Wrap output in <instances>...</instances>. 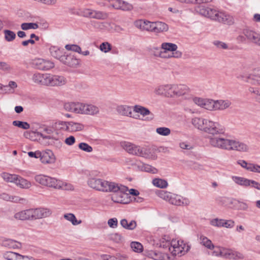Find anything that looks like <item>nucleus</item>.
<instances>
[{
    "label": "nucleus",
    "mask_w": 260,
    "mask_h": 260,
    "mask_svg": "<svg viewBox=\"0 0 260 260\" xmlns=\"http://www.w3.org/2000/svg\"><path fill=\"white\" fill-rule=\"evenodd\" d=\"M209 144L213 147L226 150L247 152L249 147L245 143L223 137H214L209 139Z\"/></svg>",
    "instance_id": "1"
},
{
    "label": "nucleus",
    "mask_w": 260,
    "mask_h": 260,
    "mask_svg": "<svg viewBox=\"0 0 260 260\" xmlns=\"http://www.w3.org/2000/svg\"><path fill=\"white\" fill-rule=\"evenodd\" d=\"M52 214L49 209L44 208H30L15 213L14 218L17 220H33L49 217Z\"/></svg>",
    "instance_id": "2"
},
{
    "label": "nucleus",
    "mask_w": 260,
    "mask_h": 260,
    "mask_svg": "<svg viewBox=\"0 0 260 260\" xmlns=\"http://www.w3.org/2000/svg\"><path fill=\"white\" fill-rule=\"evenodd\" d=\"M121 145L122 148L131 154L146 158L155 159V156L150 153V150L145 147L127 142H122Z\"/></svg>",
    "instance_id": "3"
},
{
    "label": "nucleus",
    "mask_w": 260,
    "mask_h": 260,
    "mask_svg": "<svg viewBox=\"0 0 260 260\" xmlns=\"http://www.w3.org/2000/svg\"><path fill=\"white\" fill-rule=\"evenodd\" d=\"M204 133L211 135L209 139L214 137H221L225 132L224 126L218 122L206 119L203 131Z\"/></svg>",
    "instance_id": "4"
},
{
    "label": "nucleus",
    "mask_w": 260,
    "mask_h": 260,
    "mask_svg": "<svg viewBox=\"0 0 260 260\" xmlns=\"http://www.w3.org/2000/svg\"><path fill=\"white\" fill-rule=\"evenodd\" d=\"M34 179L36 182L42 186L55 189H60L63 185V182L60 180L44 174L35 175Z\"/></svg>",
    "instance_id": "5"
},
{
    "label": "nucleus",
    "mask_w": 260,
    "mask_h": 260,
    "mask_svg": "<svg viewBox=\"0 0 260 260\" xmlns=\"http://www.w3.org/2000/svg\"><path fill=\"white\" fill-rule=\"evenodd\" d=\"M157 194L160 198L168 201L170 204L176 206L187 205L188 200L186 199H183L180 196L172 193L165 190H159Z\"/></svg>",
    "instance_id": "6"
},
{
    "label": "nucleus",
    "mask_w": 260,
    "mask_h": 260,
    "mask_svg": "<svg viewBox=\"0 0 260 260\" xmlns=\"http://www.w3.org/2000/svg\"><path fill=\"white\" fill-rule=\"evenodd\" d=\"M189 248V246L183 241L173 239L171 241V246L169 247V251L173 255L181 256L185 254Z\"/></svg>",
    "instance_id": "7"
},
{
    "label": "nucleus",
    "mask_w": 260,
    "mask_h": 260,
    "mask_svg": "<svg viewBox=\"0 0 260 260\" xmlns=\"http://www.w3.org/2000/svg\"><path fill=\"white\" fill-rule=\"evenodd\" d=\"M70 11L72 14H76L80 16L91 18L101 19H103L105 17V15L102 12L87 8L81 9L78 11L71 9Z\"/></svg>",
    "instance_id": "8"
},
{
    "label": "nucleus",
    "mask_w": 260,
    "mask_h": 260,
    "mask_svg": "<svg viewBox=\"0 0 260 260\" xmlns=\"http://www.w3.org/2000/svg\"><path fill=\"white\" fill-rule=\"evenodd\" d=\"M150 54L162 58H179L182 53L179 50H150Z\"/></svg>",
    "instance_id": "9"
},
{
    "label": "nucleus",
    "mask_w": 260,
    "mask_h": 260,
    "mask_svg": "<svg viewBox=\"0 0 260 260\" xmlns=\"http://www.w3.org/2000/svg\"><path fill=\"white\" fill-rule=\"evenodd\" d=\"M31 64L34 68L41 71H47L54 67L52 61L41 58L32 59Z\"/></svg>",
    "instance_id": "10"
},
{
    "label": "nucleus",
    "mask_w": 260,
    "mask_h": 260,
    "mask_svg": "<svg viewBox=\"0 0 260 260\" xmlns=\"http://www.w3.org/2000/svg\"><path fill=\"white\" fill-rule=\"evenodd\" d=\"M128 190V188L124 186L121 187L119 191H117L115 193H114L111 196L112 200L117 203L123 204H127L129 202L128 194L126 193Z\"/></svg>",
    "instance_id": "11"
},
{
    "label": "nucleus",
    "mask_w": 260,
    "mask_h": 260,
    "mask_svg": "<svg viewBox=\"0 0 260 260\" xmlns=\"http://www.w3.org/2000/svg\"><path fill=\"white\" fill-rule=\"evenodd\" d=\"M108 2L109 6L115 9L131 11L133 9L132 4L122 0H108Z\"/></svg>",
    "instance_id": "12"
},
{
    "label": "nucleus",
    "mask_w": 260,
    "mask_h": 260,
    "mask_svg": "<svg viewBox=\"0 0 260 260\" xmlns=\"http://www.w3.org/2000/svg\"><path fill=\"white\" fill-rule=\"evenodd\" d=\"M81 114L94 115L99 113L100 110L98 107L92 104H81Z\"/></svg>",
    "instance_id": "13"
},
{
    "label": "nucleus",
    "mask_w": 260,
    "mask_h": 260,
    "mask_svg": "<svg viewBox=\"0 0 260 260\" xmlns=\"http://www.w3.org/2000/svg\"><path fill=\"white\" fill-rule=\"evenodd\" d=\"M64 81V77L63 76L47 74L46 85L59 86L63 83Z\"/></svg>",
    "instance_id": "14"
},
{
    "label": "nucleus",
    "mask_w": 260,
    "mask_h": 260,
    "mask_svg": "<svg viewBox=\"0 0 260 260\" xmlns=\"http://www.w3.org/2000/svg\"><path fill=\"white\" fill-rule=\"evenodd\" d=\"M147 255L154 260H174V258L170 256L169 254L158 251H150Z\"/></svg>",
    "instance_id": "15"
},
{
    "label": "nucleus",
    "mask_w": 260,
    "mask_h": 260,
    "mask_svg": "<svg viewBox=\"0 0 260 260\" xmlns=\"http://www.w3.org/2000/svg\"><path fill=\"white\" fill-rule=\"evenodd\" d=\"M134 25L142 31H152V22L139 19L135 21Z\"/></svg>",
    "instance_id": "16"
},
{
    "label": "nucleus",
    "mask_w": 260,
    "mask_h": 260,
    "mask_svg": "<svg viewBox=\"0 0 260 260\" xmlns=\"http://www.w3.org/2000/svg\"><path fill=\"white\" fill-rule=\"evenodd\" d=\"M40 158L41 161L44 164L54 163L55 160L53 152L50 150L41 152Z\"/></svg>",
    "instance_id": "17"
},
{
    "label": "nucleus",
    "mask_w": 260,
    "mask_h": 260,
    "mask_svg": "<svg viewBox=\"0 0 260 260\" xmlns=\"http://www.w3.org/2000/svg\"><path fill=\"white\" fill-rule=\"evenodd\" d=\"M223 257L235 260L243 259L244 255L239 252L231 249L225 248L223 253Z\"/></svg>",
    "instance_id": "18"
},
{
    "label": "nucleus",
    "mask_w": 260,
    "mask_h": 260,
    "mask_svg": "<svg viewBox=\"0 0 260 260\" xmlns=\"http://www.w3.org/2000/svg\"><path fill=\"white\" fill-rule=\"evenodd\" d=\"M175 98L187 94L189 92V87L184 84H174Z\"/></svg>",
    "instance_id": "19"
},
{
    "label": "nucleus",
    "mask_w": 260,
    "mask_h": 260,
    "mask_svg": "<svg viewBox=\"0 0 260 260\" xmlns=\"http://www.w3.org/2000/svg\"><path fill=\"white\" fill-rule=\"evenodd\" d=\"M215 20L229 25L234 23V18L232 16L222 12H218Z\"/></svg>",
    "instance_id": "20"
},
{
    "label": "nucleus",
    "mask_w": 260,
    "mask_h": 260,
    "mask_svg": "<svg viewBox=\"0 0 260 260\" xmlns=\"http://www.w3.org/2000/svg\"><path fill=\"white\" fill-rule=\"evenodd\" d=\"M249 83L253 85H260V68L254 69L248 74Z\"/></svg>",
    "instance_id": "21"
},
{
    "label": "nucleus",
    "mask_w": 260,
    "mask_h": 260,
    "mask_svg": "<svg viewBox=\"0 0 260 260\" xmlns=\"http://www.w3.org/2000/svg\"><path fill=\"white\" fill-rule=\"evenodd\" d=\"M14 184L21 189H27L32 186L31 182L30 181L19 175H17Z\"/></svg>",
    "instance_id": "22"
},
{
    "label": "nucleus",
    "mask_w": 260,
    "mask_h": 260,
    "mask_svg": "<svg viewBox=\"0 0 260 260\" xmlns=\"http://www.w3.org/2000/svg\"><path fill=\"white\" fill-rule=\"evenodd\" d=\"M232 103L230 100H219L214 101V111H222L230 107Z\"/></svg>",
    "instance_id": "23"
},
{
    "label": "nucleus",
    "mask_w": 260,
    "mask_h": 260,
    "mask_svg": "<svg viewBox=\"0 0 260 260\" xmlns=\"http://www.w3.org/2000/svg\"><path fill=\"white\" fill-rule=\"evenodd\" d=\"M117 112L120 115L129 116L137 118L135 116L132 115V107L127 105H120L116 108Z\"/></svg>",
    "instance_id": "24"
},
{
    "label": "nucleus",
    "mask_w": 260,
    "mask_h": 260,
    "mask_svg": "<svg viewBox=\"0 0 260 260\" xmlns=\"http://www.w3.org/2000/svg\"><path fill=\"white\" fill-rule=\"evenodd\" d=\"M83 125L79 123L74 121H66V131L74 132L83 129Z\"/></svg>",
    "instance_id": "25"
},
{
    "label": "nucleus",
    "mask_w": 260,
    "mask_h": 260,
    "mask_svg": "<svg viewBox=\"0 0 260 260\" xmlns=\"http://www.w3.org/2000/svg\"><path fill=\"white\" fill-rule=\"evenodd\" d=\"M2 246L9 249L20 248L21 247V244L16 241L7 239L3 240Z\"/></svg>",
    "instance_id": "26"
},
{
    "label": "nucleus",
    "mask_w": 260,
    "mask_h": 260,
    "mask_svg": "<svg viewBox=\"0 0 260 260\" xmlns=\"http://www.w3.org/2000/svg\"><path fill=\"white\" fill-rule=\"evenodd\" d=\"M81 103L70 102L66 103V111L74 112L77 114H80L81 108Z\"/></svg>",
    "instance_id": "27"
},
{
    "label": "nucleus",
    "mask_w": 260,
    "mask_h": 260,
    "mask_svg": "<svg viewBox=\"0 0 260 260\" xmlns=\"http://www.w3.org/2000/svg\"><path fill=\"white\" fill-rule=\"evenodd\" d=\"M168 29V25L162 22H152V31L155 33H159L166 31Z\"/></svg>",
    "instance_id": "28"
},
{
    "label": "nucleus",
    "mask_w": 260,
    "mask_h": 260,
    "mask_svg": "<svg viewBox=\"0 0 260 260\" xmlns=\"http://www.w3.org/2000/svg\"><path fill=\"white\" fill-rule=\"evenodd\" d=\"M134 111L140 113L143 116H147V115H151V117H150L149 119L152 120L153 119L154 115L152 113H151V112L149 111V110L144 107H143L140 105H135L134 107Z\"/></svg>",
    "instance_id": "29"
},
{
    "label": "nucleus",
    "mask_w": 260,
    "mask_h": 260,
    "mask_svg": "<svg viewBox=\"0 0 260 260\" xmlns=\"http://www.w3.org/2000/svg\"><path fill=\"white\" fill-rule=\"evenodd\" d=\"M47 74L35 73L32 77V81L36 84L46 85Z\"/></svg>",
    "instance_id": "30"
},
{
    "label": "nucleus",
    "mask_w": 260,
    "mask_h": 260,
    "mask_svg": "<svg viewBox=\"0 0 260 260\" xmlns=\"http://www.w3.org/2000/svg\"><path fill=\"white\" fill-rule=\"evenodd\" d=\"M120 223L122 228L127 230H134L137 227V222L134 220L128 221L126 219H122L120 220Z\"/></svg>",
    "instance_id": "31"
},
{
    "label": "nucleus",
    "mask_w": 260,
    "mask_h": 260,
    "mask_svg": "<svg viewBox=\"0 0 260 260\" xmlns=\"http://www.w3.org/2000/svg\"><path fill=\"white\" fill-rule=\"evenodd\" d=\"M206 119L201 117H194L191 119V123L196 128L203 131Z\"/></svg>",
    "instance_id": "32"
},
{
    "label": "nucleus",
    "mask_w": 260,
    "mask_h": 260,
    "mask_svg": "<svg viewBox=\"0 0 260 260\" xmlns=\"http://www.w3.org/2000/svg\"><path fill=\"white\" fill-rule=\"evenodd\" d=\"M244 34L248 39L252 41L254 43H258L260 41L259 35L252 30L245 29L244 30Z\"/></svg>",
    "instance_id": "33"
},
{
    "label": "nucleus",
    "mask_w": 260,
    "mask_h": 260,
    "mask_svg": "<svg viewBox=\"0 0 260 260\" xmlns=\"http://www.w3.org/2000/svg\"><path fill=\"white\" fill-rule=\"evenodd\" d=\"M232 179L233 181L238 185L244 187L249 186L250 179L236 176H232Z\"/></svg>",
    "instance_id": "34"
},
{
    "label": "nucleus",
    "mask_w": 260,
    "mask_h": 260,
    "mask_svg": "<svg viewBox=\"0 0 260 260\" xmlns=\"http://www.w3.org/2000/svg\"><path fill=\"white\" fill-rule=\"evenodd\" d=\"M17 87V84L16 82L13 81H10L7 85H4L0 83V89L5 91V92L8 91L10 92H13L14 89Z\"/></svg>",
    "instance_id": "35"
},
{
    "label": "nucleus",
    "mask_w": 260,
    "mask_h": 260,
    "mask_svg": "<svg viewBox=\"0 0 260 260\" xmlns=\"http://www.w3.org/2000/svg\"><path fill=\"white\" fill-rule=\"evenodd\" d=\"M3 257L7 260H20L21 254L12 251H7L3 254Z\"/></svg>",
    "instance_id": "36"
},
{
    "label": "nucleus",
    "mask_w": 260,
    "mask_h": 260,
    "mask_svg": "<svg viewBox=\"0 0 260 260\" xmlns=\"http://www.w3.org/2000/svg\"><path fill=\"white\" fill-rule=\"evenodd\" d=\"M123 186H124V185L114 182L109 181L107 186V190L106 192H112L114 193H115L117 191H119L121 187Z\"/></svg>",
    "instance_id": "37"
},
{
    "label": "nucleus",
    "mask_w": 260,
    "mask_h": 260,
    "mask_svg": "<svg viewBox=\"0 0 260 260\" xmlns=\"http://www.w3.org/2000/svg\"><path fill=\"white\" fill-rule=\"evenodd\" d=\"M200 241L201 244L209 249L212 250L215 247L212 241L204 236L202 235L200 236Z\"/></svg>",
    "instance_id": "38"
},
{
    "label": "nucleus",
    "mask_w": 260,
    "mask_h": 260,
    "mask_svg": "<svg viewBox=\"0 0 260 260\" xmlns=\"http://www.w3.org/2000/svg\"><path fill=\"white\" fill-rule=\"evenodd\" d=\"M66 60H67L68 66L70 67L76 68L79 64L80 61L76 58L75 55H68L66 57Z\"/></svg>",
    "instance_id": "39"
},
{
    "label": "nucleus",
    "mask_w": 260,
    "mask_h": 260,
    "mask_svg": "<svg viewBox=\"0 0 260 260\" xmlns=\"http://www.w3.org/2000/svg\"><path fill=\"white\" fill-rule=\"evenodd\" d=\"M37 136H40L42 138V139H40V142L42 144H43L44 145H48L50 144L49 140L52 138L55 139H59V137L55 138L54 137H51L50 136H45L44 134H42L40 132H37Z\"/></svg>",
    "instance_id": "40"
},
{
    "label": "nucleus",
    "mask_w": 260,
    "mask_h": 260,
    "mask_svg": "<svg viewBox=\"0 0 260 260\" xmlns=\"http://www.w3.org/2000/svg\"><path fill=\"white\" fill-rule=\"evenodd\" d=\"M51 54L54 58L60 60L61 62H64V52L61 50H52Z\"/></svg>",
    "instance_id": "41"
},
{
    "label": "nucleus",
    "mask_w": 260,
    "mask_h": 260,
    "mask_svg": "<svg viewBox=\"0 0 260 260\" xmlns=\"http://www.w3.org/2000/svg\"><path fill=\"white\" fill-rule=\"evenodd\" d=\"M17 175L16 174H10L6 172L3 173L1 174L2 177L5 181L13 183H15Z\"/></svg>",
    "instance_id": "42"
},
{
    "label": "nucleus",
    "mask_w": 260,
    "mask_h": 260,
    "mask_svg": "<svg viewBox=\"0 0 260 260\" xmlns=\"http://www.w3.org/2000/svg\"><path fill=\"white\" fill-rule=\"evenodd\" d=\"M4 38L7 42H12L15 40L16 37L15 33L9 29H5L3 31Z\"/></svg>",
    "instance_id": "43"
},
{
    "label": "nucleus",
    "mask_w": 260,
    "mask_h": 260,
    "mask_svg": "<svg viewBox=\"0 0 260 260\" xmlns=\"http://www.w3.org/2000/svg\"><path fill=\"white\" fill-rule=\"evenodd\" d=\"M100 182V179L95 178H90L87 181L88 186L97 190H99Z\"/></svg>",
    "instance_id": "44"
},
{
    "label": "nucleus",
    "mask_w": 260,
    "mask_h": 260,
    "mask_svg": "<svg viewBox=\"0 0 260 260\" xmlns=\"http://www.w3.org/2000/svg\"><path fill=\"white\" fill-rule=\"evenodd\" d=\"M153 184L159 188H165L168 186V182L165 180L155 178L152 180Z\"/></svg>",
    "instance_id": "45"
},
{
    "label": "nucleus",
    "mask_w": 260,
    "mask_h": 260,
    "mask_svg": "<svg viewBox=\"0 0 260 260\" xmlns=\"http://www.w3.org/2000/svg\"><path fill=\"white\" fill-rule=\"evenodd\" d=\"M167 85H160L156 87L154 89V92L156 95H164L166 97L167 94Z\"/></svg>",
    "instance_id": "46"
},
{
    "label": "nucleus",
    "mask_w": 260,
    "mask_h": 260,
    "mask_svg": "<svg viewBox=\"0 0 260 260\" xmlns=\"http://www.w3.org/2000/svg\"><path fill=\"white\" fill-rule=\"evenodd\" d=\"M171 241L170 238L168 236H164L160 239V247L164 248L170 247Z\"/></svg>",
    "instance_id": "47"
},
{
    "label": "nucleus",
    "mask_w": 260,
    "mask_h": 260,
    "mask_svg": "<svg viewBox=\"0 0 260 260\" xmlns=\"http://www.w3.org/2000/svg\"><path fill=\"white\" fill-rule=\"evenodd\" d=\"M202 108L207 110L214 111V100L205 99Z\"/></svg>",
    "instance_id": "48"
},
{
    "label": "nucleus",
    "mask_w": 260,
    "mask_h": 260,
    "mask_svg": "<svg viewBox=\"0 0 260 260\" xmlns=\"http://www.w3.org/2000/svg\"><path fill=\"white\" fill-rule=\"evenodd\" d=\"M66 220L70 221L74 225L80 224L82 222L81 220L77 219L75 215L72 213L66 214Z\"/></svg>",
    "instance_id": "49"
},
{
    "label": "nucleus",
    "mask_w": 260,
    "mask_h": 260,
    "mask_svg": "<svg viewBox=\"0 0 260 260\" xmlns=\"http://www.w3.org/2000/svg\"><path fill=\"white\" fill-rule=\"evenodd\" d=\"M12 124L23 129H28L30 128L29 124L25 121L15 120L13 121Z\"/></svg>",
    "instance_id": "50"
},
{
    "label": "nucleus",
    "mask_w": 260,
    "mask_h": 260,
    "mask_svg": "<svg viewBox=\"0 0 260 260\" xmlns=\"http://www.w3.org/2000/svg\"><path fill=\"white\" fill-rule=\"evenodd\" d=\"M156 132L160 136H168L171 134V129L166 127H159L156 129Z\"/></svg>",
    "instance_id": "51"
},
{
    "label": "nucleus",
    "mask_w": 260,
    "mask_h": 260,
    "mask_svg": "<svg viewBox=\"0 0 260 260\" xmlns=\"http://www.w3.org/2000/svg\"><path fill=\"white\" fill-rule=\"evenodd\" d=\"M140 168L141 170L146 172L152 174H155L157 172V170L156 168L148 164H142Z\"/></svg>",
    "instance_id": "52"
},
{
    "label": "nucleus",
    "mask_w": 260,
    "mask_h": 260,
    "mask_svg": "<svg viewBox=\"0 0 260 260\" xmlns=\"http://www.w3.org/2000/svg\"><path fill=\"white\" fill-rule=\"evenodd\" d=\"M131 247L132 250L136 252H141L143 250L142 245L138 242H132L131 243Z\"/></svg>",
    "instance_id": "53"
},
{
    "label": "nucleus",
    "mask_w": 260,
    "mask_h": 260,
    "mask_svg": "<svg viewBox=\"0 0 260 260\" xmlns=\"http://www.w3.org/2000/svg\"><path fill=\"white\" fill-rule=\"evenodd\" d=\"M174 84H167V98H175Z\"/></svg>",
    "instance_id": "54"
},
{
    "label": "nucleus",
    "mask_w": 260,
    "mask_h": 260,
    "mask_svg": "<svg viewBox=\"0 0 260 260\" xmlns=\"http://www.w3.org/2000/svg\"><path fill=\"white\" fill-rule=\"evenodd\" d=\"M207 12L208 14L206 15V17L210 18L211 19L213 20H215L216 17H217V15L218 14V11H217L216 10L211 8H208Z\"/></svg>",
    "instance_id": "55"
},
{
    "label": "nucleus",
    "mask_w": 260,
    "mask_h": 260,
    "mask_svg": "<svg viewBox=\"0 0 260 260\" xmlns=\"http://www.w3.org/2000/svg\"><path fill=\"white\" fill-rule=\"evenodd\" d=\"M249 92L255 95L256 100L260 103V88L250 87L248 89Z\"/></svg>",
    "instance_id": "56"
},
{
    "label": "nucleus",
    "mask_w": 260,
    "mask_h": 260,
    "mask_svg": "<svg viewBox=\"0 0 260 260\" xmlns=\"http://www.w3.org/2000/svg\"><path fill=\"white\" fill-rule=\"evenodd\" d=\"M21 27L23 30H27L29 29H37L39 26L36 23H23L21 24Z\"/></svg>",
    "instance_id": "57"
},
{
    "label": "nucleus",
    "mask_w": 260,
    "mask_h": 260,
    "mask_svg": "<svg viewBox=\"0 0 260 260\" xmlns=\"http://www.w3.org/2000/svg\"><path fill=\"white\" fill-rule=\"evenodd\" d=\"M109 238L110 240L115 243H119L122 240V236L118 233H113L109 235Z\"/></svg>",
    "instance_id": "58"
},
{
    "label": "nucleus",
    "mask_w": 260,
    "mask_h": 260,
    "mask_svg": "<svg viewBox=\"0 0 260 260\" xmlns=\"http://www.w3.org/2000/svg\"><path fill=\"white\" fill-rule=\"evenodd\" d=\"M79 148L82 151H85L86 152H91L93 150L91 146L89 145L88 144L83 142L80 143L79 144Z\"/></svg>",
    "instance_id": "59"
},
{
    "label": "nucleus",
    "mask_w": 260,
    "mask_h": 260,
    "mask_svg": "<svg viewBox=\"0 0 260 260\" xmlns=\"http://www.w3.org/2000/svg\"><path fill=\"white\" fill-rule=\"evenodd\" d=\"M208 8L205 6H199L196 8L195 10L197 13L206 17V15L208 14L207 12Z\"/></svg>",
    "instance_id": "60"
},
{
    "label": "nucleus",
    "mask_w": 260,
    "mask_h": 260,
    "mask_svg": "<svg viewBox=\"0 0 260 260\" xmlns=\"http://www.w3.org/2000/svg\"><path fill=\"white\" fill-rule=\"evenodd\" d=\"M248 171L254 173H260V165L249 163Z\"/></svg>",
    "instance_id": "61"
},
{
    "label": "nucleus",
    "mask_w": 260,
    "mask_h": 260,
    "mask_svg": "<svg viewBox=\"0 0 260 260\" xmlns=\"http://www.w3.org/2000/svg\"><path fill=\"white\" fill-rule=\"evenodd\" d=\"M109 181L100 179V182L99 185V191L106 192L107 190V186Z\"/></svg>",
    "instance_id": "62"
},
{
    "label": "nucleus",
    "mask_w": 260,
    "mask_h": 260,
    "mask_svg": "<svg viewBox=\"0 0 260 260\" xmlns=\"http://www.w3.org/2000/svg\"><path fill=\"white\" fill-rule=\"evenodd\" d=\"M222 219H218V218H214L210 220V224L218 228L222 227Z\"/></svg>",
    "instance_id": "63"
},
{
    "label": "nucleus",
    "mask_w": 260,
    "mask_h": 260,
    "mask_svg": "<svg viewBox=\"0 0 260 260\" xmlns=\"http://www.w3.org/2000/svg\"><path fill=\"white\" fill-rule=\"evenodd\" d=\"M224 249L225 248L223 247H216L213 252V254L216 256H220L223 257Z\"/></svg>",
    "instance_id": "64"
}]
</instances>
